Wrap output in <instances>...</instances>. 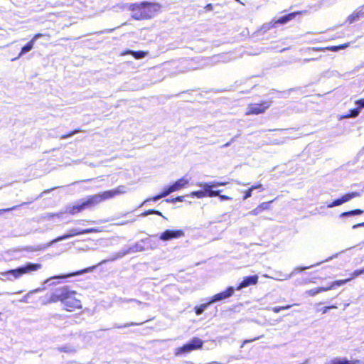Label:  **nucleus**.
Masks as SVG:
<instances>
[{
    "label": "nucleus",
    "instance_id": "0eeeda50",
    "mask_svg": "<svg viewBox=\"0 0 364 364\" xmlns=\"http://www.w3.org/2000/svg\"><path fill=\"white\" fill-rule=\"evenodd\" d=\"M303 13H304V11H294L287 15L280 16L279 18L276 20H272L267 25L268 28H273L277 27L279 25H284L287 23L289 21L295 18L297 16L301 15Z\"/></svg>",
    "mask_w": 364,
    "mask_h": 364
},
{
    "label": "nucleus",
    "instance_id": "cd10ccee",
    "mask_svg": "<svg viewBox=\"0 0 364 364\" xmlns=\"http://www.w3.org/2000/svg\"><path fill=\"white\" fill-rule=\"evenodd\" d=\"M89 232H91V230L90 229L83 230H81V231H79V232H73V233H72V234H70L69 235L63 236L60 239H65V238H68V237H69L70 236L77 235H80V234H86V233H89Z\"/></svg>",
    "mask_w": 364,
    "mask_h": 364
},
{
    "label": "nucleus",
    "instance_id": "ddd939ff",
    "mask_svg": "<svg viewBox=\"0 0 364 364\" xmlns=\"http://www.w3.org/2000/svg\"><path fill=\"white\" fill-rule=\"evenodd\" d=\"M189 183L188 180L186 177H182L177 180L173 184L166 188L168 194L179 191L184 188Z\"/></svg>",
    "mask_w": 364,
    "mask_h": 364
},
{
    "label": "nucleus",
    "instance_id": "58836bf2",
    "mask_svg": "<svg viewBox=\"0 0 364 364\" xmlns=\"http://www.w3.org/2000/svg\"><path fill=\"white\" fill-rule=\"evenodd\" d=\"M43 36H48V37H50V35L49 34H43V33H36L33 38H31V40H33V42L35 43V41L39 38H41Z\"/></svg>",
    "mask_w": 364,
    "mask_h": 364
},
{
    "label": "nucleus",
    "instance_id": "72a5a7b5",
    "mask_svg": "<svg viewBox=\"0 0 364 364\" xmlns=\"http://www.w3.org/2000/svg\"><path fill=\"white\" fill-rule=\"evenodd\" d=\"M142 323H144V322H141V323H134V322L126 323H124L123 325H120V326H117V328H124L130 327V326H132L141 325Z\"/></svg>",
    "mask_w": 364,
    "mask_h": 364
},
{
    "label": "nucleus",
    "instance_id": "8fccbe9b",
    "mask_svg": "<svg viewBox=\"0 0 364 364\" xmlns=\"http://www.w3.org/2000/svg\"><path fill=\"white\" fill-rule=\"evenodd\" d=\"M132 52H133V50H124L122 54V55H132Z\"/></svg>",
    "mask_w": 364,
    "mask_h": 364
},
{
    "label": "nucleus",
    "instance_id": "603ef678",
    "mask_svg": "<svg viewBox=\"0 0 364 364\" xmlns=\"http://www.w3.org/2000/svg\"><path fill=\"white\" fill-rule=\"evenodd\" d=\"M297 269L299 270V272H301V271H304V270L306 269L307 267H297Z\"/></svg>",
    "mask_w": 364,
    "mask_h": 364
},
{
    "label": "nucleus",
    "instance_id": "6ab92c4d",
    "mask_svg": "<svg viewBox=\"0 0 364 364\" xmlns=\"http://www.w3.org/2000/svg\"><path fill=\"white\" fill-rule=\"evenodd\" d=\"M34 43H35L33 42V40L31 39L25 46L21 48L18 55L21 56L22 55L29 52L33 48Z\"/></svg>",
    "mask_w": 364,
    "mask_h": 364
},
{
    "label": "nucleus",
    "instance_id": "9d476101",
    "mask_svg": "<svg viewBox=\"0 0 364 364\" xmlns=\"http://www.w3.org/2000/svg\"><path fill=\"white\" fill-rule=\"evenodd\" d=\"M185 235L183 230H166L159 236V239L163 241L171 240L173 239L180 238Z\"/></svg>",
    "mask_w": 364,
    "mask_h": 364
},
{
    "label": "nucleus",
    "instance_id": "c9c22d12",
    "mask_svg": "<svg viewBox=\"0 0 364 364\" xmlns=\"http://www.w3.org/2000/svg\"><path fill=\"white\" fill-rule=\"evenodd\" d=\"M184 199V196H178L173 198L166 199V202L175 203L176 202H182Z\"/></svg>",
    "mask_w": 364,
    "mask_h": 364
},
{
    "label": "nucleus",
    "instance_id": "09e8293b",
    "mask_svg": "<svg viewBox=\"0 0 364 364\" xmlns=\"http://www.w3.org/2000/svg\"><path fill=\"white\" fill-rule=\"evenodd\" d=\"M360 227H364V222L360 223H358V224H355V225H353V229H355V228H360Z\"/></svg>",
    "mask_w": 364,
    "mask_h": 364
},
{
    "label": "nucleus",
    "instance_id": "a19ab883",
    "mask_svg": "<svg viewBox=\"0 0 364 364\" xmlns=\"http://www.w3.org/2000/svg\"><path fill=\"white\" fill-rule=\"evenodd\" d=\"M355 104L358 105L359 109L364 108V98L356 100Z\"/></svg>",
    "mask_w": 364,
    "mask_h": 364
},
{
    "label": "nucleus",
    "instance_id": "3c124183",
    "mask_svg": "<svg viewBox=\"0 0 364 364\" xmlns=\"http://www.w3.org/2000/svg\"><path fill=\"white\" fill-rule=\"evenodd\" d=\"M106 262H107L106 260H102V262H100L98 264H97L96 266L92 267V269H93V268H95V267H97V266H99V265H100V264H104V263H105Z\"/></svg>",
    "mask_w": 364,
    "mask_h": 364
},
{
    "label": "nucleus",
    "instance_id": "39448f33",
    "mask_svg": "<svg viewBox=\"0 0 364 364\" xmlns=\"http://www.w3.org/2000/svg\"><path fill=\"white\" fill-rule=\"evenodd\" d=\"M203 341L198 338H193L190 342L185 343L181 347L176 348L174 354L176 356H179L183 354H188L196 350H200L203 346Z\"/></svg>",
    "mask_w": 364,
    "mask_h": 364
},
{
    "label": "nucleus",
    "instance_id": "2f4dec72",
    "mask_svg": "<svg viewBox=\"0 0 364 364\" xmlns=\"http://www.w3.org/2000/svg\"><path fill=\"white\" fill-rule=\"evenodd\" d=\"M337 306H335V305H331V306H324L321 309H317L316 311L317 312H320L321 314H325L328 312V311L329 309H336Z\"/></svg>",
    "mask_w": 364,
    "mask_h": 364
},
{
    "label": "nucleus",
    "instance_id": "423d86ee",
    "mask_svg": "<svg viewBox=\"0 0 364 364\" xmlns=\"http://www.w3.org/2000/svg\"><path fill=\"white\" fill-rule=\"evenodd\" d=\"M272 101L264 100L259 103H250L246 109L245 115H258L264 114L272 105Z\"/></svg>",
    "mask_w": 364,
    "mask_h": 364
},
{
    "label": "nucleus",
    "instance_id": "aec40b11",
    "mask_svg": "<svg viewBox=\"0 0 364 364\" xmlns=\"http://www.w3.org/2000/svg\"><path fill=\"white\" fill-rule=\"evenodd\" d=\"M363 213V210L360 209H354L348 211H346L342 213L340 215V217H346V216H352V215H360Z\"/></svg>",
    "mask_w": 364,
    "mask_h": 364
},
{
    "label": "nucleus",
    "instance_id": "a18cd8bd",
    "mask_svg": "<svg viewBox=\"0 0 364 364\" xmlns=\"http://www.w3.org/2000/svg\"><path fill=\"white\" fill-rule=\"evenodd\" d=\"M59 350L61 352H66V353H70V352H73V351L72 349H70L69 348H67V347L60 348Z\"/></svg>",
    "mask_w": 364,
    "mask_h": 364
},
{
    "label": "nucleus",
    "instance_id": "393cba45",
    "mask_svg": "<svg viewBox=\"0 0 364 364\" xmlns=\"http://www.w3.org/2000/svg\"><path fill=\"white\" fill-rule=\"evenodd\" d=\"M350 281V279H349V278H347L345 279H341V280H338V281H335V282L331 283L330 286H333V289H334L335 287L345 284L346 283H347Z\"/></svg>",
    "mask_w": 364,
    "mask_h": 364
},
{
    "label": "nucleus",
    "instance_id": "dca6fc26",
    "mask_svg": "<svg viewBox=\"0 0 364 364\" xmlns=\"http://www.w3.org/2000/svg\"><path fill=\"white\" fill-rule=\"evenodd\" d=\"M363 17H364V11L363 10L355 11L348 17V22L352 23Z\"/></svg>",
    "mask_w": 364,
    "mask_h": 364
},
{
    "label": "nucleus",
    "instance_id": "9b49d317",
    "mask_svg": "<svg viewBox=\"0 0 364 364\" xmlns=\"http://www.w3.org/2000/svg\"><path fill=\"white\" fill-rule=\"evenodd\" d=\"M234 291L235 289L232 287H228L225 291H220L213 295L209 301V304H212L230 297L233 294Z\"/></svg>",
    "mask_w": 364,
    "mask_h": 364
},
{
    "label": "nucleus",
    "instance_id": "7c9ffc66",
    "mask_svg": "<svg viewBox=\"0 0 364 364\" xmlns=\"http://www.w3.org/2000/svg\"><path fill=\"white\" fill-rule=\"evenodd\" d=\"M343 202L341 199V198H337L334 200H333L331 203L328 204L327 205V207L328 208H333V207H335V206H338L341 204H343Z\"/></svg>",
    "mask_w": 364,
    "mask_h": 364
},
{
    "label": "nucleus",
    "instance_id": "a878e982",
    "mask_svg": "<svg viewBox=\"0 0 364 364\" xmlns=\"http://www.w3.org/2000/svg\"><path fill=\"white\" fill-rule=\"evenodd\" d=\"M208 183L212 190V188L215 187L226 186L228 183L227 181H212Z\"/></svg>",
    "mask_w": 364,
    "mask_h": 364
},
{
    "label": "nucleus",
    "instance_id": "f03ea898",
    "mask_svg": "<svg viewBox=\"0 0 364 364\" xmlns=\"http://www.w3.org/2000/svg\"><path fill=\"white\" fill-rule=\"evenodd\" d=\"M159 8V4L149 1L131 4L128 6V9L132 12V18L138 21L153 18L158 13Z\"/></svg>",
    "mask_w": 364,
    "mask_h": 364
},
{
    "label": "nucleus",
    "instance_id": "f704fd0d",
    "mask_svg": "<svg viewBox=\"0 0 364 364\" xmlns=\"http://www.w3.org/2000/svg\"><path fill=\"white\" fill-rule=\"evenodd\" d=\"M216 191L218 192V195H216V196H218L221 201H223V200H232V198L230 197V196H226V195H221L220 194L221 191L217 190Z\"/></svg>",
    "mask_w": 364,
    "mask_h": 364
},
{
    "label": "nucleus",
    "instance_id": "c03bdc74",
    "mask_svg": "<svg viewBox=\"0 0 364 364\" xmlns=\"http://www.w3.org/2000/svg\"><path fill=\"white\" fill-rule=\"evenodd\" d=\"M17 207L18 206L16 205V206H14V207H11V208H5V209H0V214L3 213L4 212H9V211L15 210Z\"/></svg>",
    "mask_w": 364,
    "mask_h": 364
},
{
    "label": "nucleus",
    "instance_id": "b1692460",
    "mask_svg": "<svg viewBox=\"0 0 364 364\" xmlns=\"http://www.w3.org/2000/svg\"><path fill=\"white\" fill-rule=\"evenodd\" d=\"M148 54V52L146 51H143V50H138V51H134L132 53V55L135 58V59H142L144 58L145 56H146Z\"/></svg>",
    "mask_w": 364,
    "mask_h": 364
},
{
    "label": "nucleus",
    "instance_id": "c85d7f7f",
    "mask_svg": "<svg viewBox=\"0 0 364 364\" xmlns=\"http://www.w3.org/2000/svg\"><path fill=\"white\" fill-rule=\"evenodd\" d=\"M360 109L358 107L349 110V113L344 117H355L358 116Z\"/></svg>",
    "mask_w": 364,
    "mask_h": 364
},
{
    "label": "nucleus",
    "instance_id": "bb28decb",
    "mask_svg": "<svg viewBox=\"0 0 364 364\" xmlns=\"http://www.w3.org/2000/svg\"><path fill=\"white\" fill-rule=\"evenodd\" d=\"M294 306V304H289L282 306H274L272 309V311L274 313H279L280 311L287 310Z\"/></svg>",
    "mask_w": 364,
    "mask_h": 364
},
{
    "label": "nucleus",
    "instance_id": "864d4df0",
    "mask_svg": "<svg viewBox=\"0 0 364 364\" xmlns=\"http://www.w3.org/2000/svg\"><path fill=\"white\" fill-rule=\"evenodd\" d=\"M254 340H255V339H252V340H245V341H244V342H243V345H245V343H248V342L252 341H254Z\"/></svg>",
    "mask_w": 364,
    "mask_h": 364
},
{
    "label": "nucleus",
    "instance_id": "e433bc0d",
    "mask_svg": "<svg viewBox=\"0 0 364 364\" xmlns=\"http://www.w3.org/2000/svg\"><path fill=\"white\" fill-rule=\"evenodd\" d=\"M252 189L250 187L244 192L243 200H246L252 196Z\"/></svg>",
    "mask_w": 364,
    "mask_h": 364
},
{
    "label": "nucleus",
    "instance_id": "4c0bfd02",
    "mask_svg": "<svg viewBox=\"0 0 364 364\" xmlns=\"http://www.w3.org/2000/svg\"><path fill=\"white\" fill-rule=\"evenodd\" d=\"M318 294H319V290L317 287L307 291V294L311 296H314Z\"/></svg>",
    "mask_w": 364,
    "mask_h": 364
},
{
    "label": "nucleus",
    "instance_id": "f3484780",
    "mask_svg": "<svg viewBox=\"0 0 364 364\" xmlns=\"http://www.w3.org/2000/svg\"><path fill=\"white\" fill-rule=\"evenodd\" d=\"M359 196H360V193L359 192L353 191V192L346 193V194L343 195L341 198L344 203H346V202L350 200L351 199H353L354 198L359 197Z\"/></svg>",
    "mask_w": 364,
    "mask_h": 364
},
{
    "label": "nucleus",
    "instance_id": "f257e3e1",
    "mask_svg": "<svg viewBox=\"0 0 364 364\" xmlns=\"http://www.w3.org/2000/svg\"><path fill=\"white\" fill-rule=\"evenodd\" d=\"M60 302L63 309L68 312L80 311L82 312V301L77 298V291L72 290L68 286H63L55 289L50 293L47 303Z\"/></svg>",
    "mask_w": 364,
    "mask_h": 364
},
{
    "label": "nucleus",
    "instance_id": "c756f323",
    "mask_svg": "<svg viewBox=\"0 0 364 364\" xmlns=\"http://www.w3.org/2000/svg\"><path fill=\"white\" fill-rule=\"evenodd\" d=\"M80 132H82V130L80 129H74L73 131H71L68 133H66V134L62 135L60 136V139H67V138H68L75 134L80 133Z\"/></svg>",
    "mask_w": 364,
    "mask_h": 364
},
{
    "label": "nucleus",
    "instance_id": "7ed1b4c3",
    "mask_svg": "<svg viewBox=\"0 0 364 364\" xmlns=\"http://www.w3.org/2000/svg\"><path fill=\"white\" fill-rule=\"evenodd\" d=\"M99 203H100V200L98 194L90 195L81 203L70 207L68 210V213L71 215H76L85 209L91 208Z\"/></svg>",
    "mask_w": 364,
    "mask_h": 364
},
{
    "label": "nucleus",
    "instance_id": "4be33fe9",
    "mask_svg": "<svg viewBox=\"0 0 364 364\" xmlns=\"http://www.w3.org/2000/svg\"><path fill=\"white\" fill-rule=\"evenodd\" d=\"M149 215H157L164 217V215H163V214H162V213L161 211L157 210H154V209H149V210L144 211L141 214V216L145 217V216Z\"/></svg>",
    "mask_w": 364,
    "mask_h": 364
},
{
    "label": "nucleus",
    "instance_id": "6e6552de",
    "mask_svg": "<svg viewBox=\"0 0 364 364\" xmlns=\"http://www.w3.org/2000/svg\"><path fill=\"white\" fill-rule=\"evenodd\" d=\"M199 186L202 187L203 190L192 191L189 193L188 196L203 198L205 197H215L216 195H218V191H213V190L210 189L208 183H203L199 184Z\"/></svg>",
    "mask_w": 364,
    "mask_h": 364
},
{
    "label": "nucleus",
    "instance_id": "473e14b6",
    "mask_svg": "<svg viewBox=\"0 0 364 364\" xmlns=\"http://www.w3.org/2000/svg\"><path fill=\"white\" fill-rule=\"evenodd\" d=\"M363 273H364V268L360 269H357L350 274V277H349V279H350V281H351L352 279L358 277V276H360V274H362Z\"/></svg>",
    "mask_w": 364,
    "mask_h": 364
},
{
    "label": "nucleus",
    "instance_id": "4468645a",
    "mask_svg": "<svg viewBox=\"0 0 364 364\" xmlns=\"http://www.w3.org/2000/svg\"><path fill=\"white\" fill-rule=\"evenodd\" d=\"M272 202H273V200H269V201H267V202H263V203H260L255 208L252 210L249 213V215H257L262 213V212H264V210H269V204L272 203Z\"/></svg>",
    "mask_w": 364,
    "mask_h": 364
},
{
    "label": "nucleus",
    "instance_id": "5701e85b",
    "mask_svg": "<svg viewBox=\"0 0 364 364\" xmlns=\"http://www.w3.org/2000/svg\"><path fill=\"white\" fill-rule=\"evenodd\" d=\"M313 50L314 51H325V50H330V51H338L337 46H330L327 47H317V48H313Z\"/></svg>",
    "mask_w": 364,
    "mask_h": 364
},
{
    "label": "nucleus",
    "instance_id": "49530a36",
    "mask_svg": "<svg viewBox=\"0 0 364 364\" xmlns=\"http://www.w3.org/2000/svg\"><path fill=\"white\" fill-rule=\"evenodd\" d=\"M204 9L206 11H212L213 10V5L212 4H208L207 5L205 6Z\"/></svg>",
    "mask_w": 364,
    "mask_h": 364
},
{
    "label": "nucleus",
    "instance_id": "1a4fd4ad",
    "mask_svg": "<svg viewBox=\"0 0 364 364\" xmlns=\"http://www.w3.org/2000/svg\"><path fill=\"white\" fill-rule=\"evenodd\" d=\"M125 193H126L125 186H119L118 187H117L114 189L105 191H102L97 194L99 196V198H100V200L101 203L104 200L114 198H115L119 195L124 194Z\"/></svg>",
    "mask_w": 364,
    "mask_h": 364
},
{
    "label": "nucleus",
    "instance_id": "37998d69",
    "mask_svg": "<svg viewBox=\"0 0 364 364\" xmlns=\"http://www.w3.org/2000/svg\"><path fill=\"white\" fill-rule=\"evenodd\" d=\"M350 43L348 42V43H346L337 46L338 50L348 48L350 46Z\"/></svg>",
    "mask_w": 364,
    "mask_h": 364
},
{
    "label": "nucleus",
    "instance_id": "412c9836",
    "mask_svg": "<svg viewBox=\"0 0 364 364\" xmlns=\"http://www.w3.org/2000/svg\"><path fill=\"white\" fill-rule=\"evenodd\" d=\"M210 304H209V301H208V303L203 304H200L199 306H195L194 311H195V313L196 314V315H200L204 311V310L206 308H208V306Z\"/></svg>",
    "mask_w": 364,
    "mask_h": 364
},
{
    "label": "nucleus",
    "instance_id": "ea45409f",
    "mask_svg": "<svg viewBox=\"0 0 364 364\" xmlns=\"http://www.w3.org/2000/svg\"><path fill=\"white\" fill-rule=\"evenodd\" d=\"M317 288L319 290V293H321L323 291H327L333 289V286H330V284H329L326 287H317Z\"/></svg>",
    "mask_w": 364,
    "mask_h": 364
},
{
    "label": "nucleus",
    "instance_id": "f8f14e48",
    "mask_svg": "<svg viewBox=\"0 0 364 364\" xmlns=\"http://www.w3.org/2000/svg\"><path fill=\"white\" fill-rule=\"evenodd\" d=\"M258 279L259 277L257 274L245 277L242 281L237 284L236 290H240L249 286L256 285L258 282Z\"/></svg>",
    "mask_w": 364,
    "mask_h": 364
},
{
    "label": "nucleus",
    "instance_id": "2eb2a0df",
    "mask_svg": "<svg viewBox=\"0 0 364 364\" xmlns=\"http://www.w3.org/2000/svg\"><path fill=\"white\" fill-rule=\"evenodd\" d=\"M328 364H363L360 360H348L346 358H336L331 360Z\"/></svg>",
    "mask_w": 364,
    "mask_h": 364
},
{
    "label": "nucleus",
    "instance_id": "20e7f679",
    "mask_svg": "<svg viewBox=\"0 0 364 364\" xmlns=\"http://www.w3.org/2000/svg\"><path fill=\"white\" fill-rule=\"evenodd\" d=\"M41 267L42 265L41 264L28 263L23 267L4 272L1 273V274L3 276L12 275L14 279H18L23 274L36 272Z\"/></svg>",
    "mask_w": 364,
    "mask_h": 364
},
{
    "label": "nucleus",
    "instance_id": "79ce46f5",
    "mask_svg": "<svg viewBox=\"0 0 364 364\" xmlns=\"http://www.w3.org/2000/svg\"><path fill=\"white\" fill-rule=\"evenodd\" d=\"M250 188L252 189V191L256 190V189L264 190V188L262 187V184L260 183H255Z\"/></svg>",
    "mask_w": 364,
    "mask_h": 364
},
{
    "label": "nucleus",
    "instance_id": "a211bd4d",
    "mask_svg": "<svg viewBox=\"0 0 364 364\" xmlns=\"http://www.w3.org/2000/svg\"><path fill=\"white\" fill-rule=\"evenodd\" d=\"M168 195H169V194H168V191H167L166 188H165V189H164V190H163V191H162L161 193H159V194H158V195H156V196H153V197H151V198H147L146 200H145L143 202L142 205H143L144 203H146V202H149V201H151V200H152V201H156V200H159V199H161V198H164V197L167 196Z\"/></svg>",
    "mask_w": 364,
    "mask_h": 364
},
{
    "label": "nucleus",
    "instance_id": "de8ad7c7",
    "mask_svg": "<svg viewBox=\"0 0 364 364\" xmlns=\"http://www.w3.org/2000/svg\"><path fill=\"white\" fill-rule=\"evenodd\" d=\"M75 274H76V273H72V274H69L68 275H59V276L55 277V278H67L68 277L73 276Z\"/></svg>",
    "mask_w": 364,
    "mask_h": 364
}]
</instances>
